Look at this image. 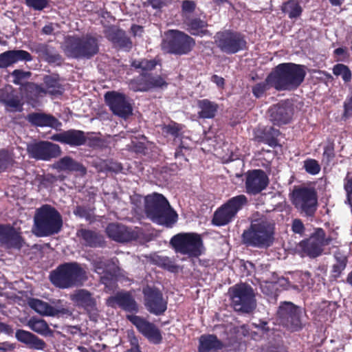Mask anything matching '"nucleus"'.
I'll return each instance as SVG.
<instances>
[{
    "mask_svg": "<svg viewBox=\"0 0 352 352\" xmlns=\"http://www.w3.org/2000/svg\"><path fill=\"white\" fill-rule=\"evenodd\" d=\"M74 214L80 218L90 220L92 218L93 211L85 206H77L74 210Z\"/></svg>",
    "mask_w": 352,
    "mask_h": 352,
    "instance_id": "nucleus-52",
    "label": "nucleus"
},
{
    "mask_svg": "<svg viewBox=\"0 0 352 352\" xmlns=\"http://www.w3.org/2000/svg\"><path fill=\"white\" fill-rule=\"evenodd\" d=\"M182 129V126L179 124L172 122L168 124H165L163 126L162 132L166 135H169L174 138H177L179 136Z\"/></svg>",
    "mask_w": 352,
    "mask_h": 352,
    "instance_id": "nucleus-49",
    "label": "nucleus"
},
{
    "mask_svg": "<svg viewBox=\"0 0 352 352\" xmlns=\"http://www.w3.org/2000/svg\"><path fill=\"white\" fill-rule=\"evenodd\" d=\"M107 304L110 306L116 304L120 308L128 312L138 311L137 302L129 292H118L114 296L109 297Z\"/></svg>",
    "mask_w": 352,
    "mask_h": 352,
    "instance_id": "nucleus-28",
    "label": "nucleus"
},
{
    "mask_svg": "<svg viewBox=\"0 0 352 352\" xmlns=\"http://www.w3.org/2000/svg\"><path fill=\"white\" fill-rule=\"evenodd\" d=\"M309 272H300L295 274L293 278L298 281L297 284H293L285 278H283V280L285 281L287 283V289L292 288L295 290L301 291L305 287V286L309 285L308 280L309 278Z\"/></svg>",
    "mask_w": 352,
    "mask_h": 352,
    "instance_id": "nucleus-45",
    "label": "nucleus"
},
{
    "mask_svg": "<svg viewBox=\"0 0 352 352\" xmlns=\"http://www.w3.org/2000/svg\"><path fill=\"white\" fill-rule=\"evenodd\" d=\"M47 94L51 96H61L64 92V88L60 84L58 80L51 76H45L43 78Z\"/></svg>",
    "mask_w": 352,
    "mask_h": 352,
    "instance_id": "nucleus-42",
    "label": "nucleus"
},
{
    "mask_svg": "<svg viewBox=\"0 0 352 352\" xmlns=\"http://www.w3.org/2000/svg\"><path fill=\"white\" fill-rule=\"evenodd\" d=\"M127 319L149 342L154 344H159L162 342L163 338L161 331L155 324L136 315L127 316Z\"/></svg>",
    "mask_w": 352,
    "mask_h": 352,
    "instance_id": "nucleus-19",
    "label": "nucleus"
},
{
    "mask_svg": "<svg viewBox=\"0 0 352 352\" xmlns=\"http://www.w3.org/2000/svg\"><path fill=\"white\" fill-rule=\"evenodd\" d=\"M13 163L14 159L11 154L5 149L0 150V173L11 167Z\"/></svg>",
    "mask_w": 352,
    "mask_h": 352,
    "instance_id": "nucleus-48",
    "label": "nucleus"
},
{
    "mask_svg": "<svg viewBox=\"0 0 352 352\" xmlns=\"http://www.w3.org/2000/svg\"><path fill=\"white\" fill-rule=\"evenodd\" d=\"M0 333H4L5 334L8 336H12L14 330L10 325L0 322Z\"/></svg>",
    "mask_w": 352,
    "mask_h": 352,
    "instance_id": "nucleus-61",
    "label": "nucleus"
},
{
    "mask_svg": "<svg viewBox=\"0 0 352 352\" xmlns=\"http://www.w3.org/2000/svg\"><path fill=\"white\" fill-rule=\"evenodd\" d=\"M12 76L14 79L13 80L14 83L16 85L21 84V81L23 79L28 78L30 76V72H25L20 69H15L12 72Z\"/></svg>",
    "mask_w": 352,
    "mask_h": 352,
    "instance_id": "nucleus-55",
    "label": "nucleus"
},
{
    "mask_svg": "<svg viewBox=\"0 0 352 352\" xmlns=\"http://www.w3.org/2000/svg\"><path fill=\"white\" fill-rule=\"evenodd\" d=\"M305 171L309 174L315 175L320 171V166L318 162L314 159H307L304 161L303 166Z\"/></svg>",
    "mask_w": 352,
    "mask_h": 352,
    "instance_id": "nucleus-51",
    "label": "nucleus"
},
{
    "mask_svg": "<svg viewBox=\"0 0 352 352\" xmlns=\"http://www.w3.org/2000/svg\"><path fill=\"white\" fill-rule=\"evenodd\" d=\"M73 305L87 314L89 318L96 320L99 316V309L94 294L85 289H78L70 294Z\"/></svg>",
    "mask_w": 352,
    "mask_h": 352,
    "instance_id": "nucleus-12",
    "label": "nucleus"
},
{
    "mask_svg": "<svg viewBox=\"0 0 352 352\" xmlns=\"http://www.w3.org/2000/svg\"><path fill=\"white\" fill-rule=\"evenodd\" d=\"M142 293L144 305L149 313L155 316H162L165 313L168 302L160 289L147 285L143 288Z\"/></svg>",
    "mask_w": 352,
    "mask_h": 352,
    "instance_id": "nucleus-16",
    "label": "nucleus"
},
{
    "mask_svg": "<svg viewBox=\"0 0 352 352\" xmlns=\"http://www.w3.org/2000/svg\"><path fill=\"white\" fill-rule=\"evenodd\" d=\"M23 91L25 98L30 101L35 102L39 97L47 94V90L41 85L34 82H28L23 87Z\"/></svg>",
    "mask_w": 352,
    "mask_h": 352,
    "instance_id": "nucleus-41",
    "label": "nucleus"
},
{
    "mask_svg": "<svg viewBox=\"0 0 352 352\" xmlns=\"http://www.w3.org/2000/svg\"><path fill=\"white\" fill-rule=\"evenodd\" d=\"M241 238L247 247L267 249L274 241V225L267 220L255 221L243 231Z\"/></svg>",
    "mask_w": 352,
    "mask_h": 352,
    "instance_id": "nucleus-3",
    "label": "nucleus"
},
{
    "mask_svg": "<svg viewBox=\"0 0 352 352\" xmlns=\"http://www.w3.org/2000/svg\"><path fill=\"white\" fill-rule=\"evenodd\" d=\"M214 41L217 47L227 54H235L246 47V41L241 34L224 31L217 33Z\"/></svg>",
    "mask_w": 352,
    "mask_h": 352,
    "instance_id": "nucleus-14",
    "label": "nucleus"
},
{
    "mask_svg": "<svg viewBox=\"0 0 352 352\" xmlns=\"http://www.w3.org/2000/svg\"><path fill=\"white\" fill-rule=\"evenodd\" d=\"M26 5L36 10H41L47 7V0H25Z\"/></svg>",
    "mask_w": 352,
    "mask_h": 352,
    "instance_id": "nucleus-53",
    "label": "nucleus"
},
{
    "mask_svg": "<svg viewBox=\"0 0 352 352\" xmlns=\"http://www.w3.org/2000/svg\"><path fill=\"white\" fill-rule=\"evenodd\" d=\"M150 261L153 264L170 272L176 273L179 270V265L175 263L174 259L168 256L154 254L151 255Z\"/></svg>",
    "mask_w": 352,
    "mask_h": 352,
    "instance_id": "nucleus-40",
    "label": "nucleus"
},
{
    "mask_svg": "<svg viewBox=\"0 0 352 352\" xmlns=\"http://www.w3.org/2000/svg\"><path fill=\"white\" fill-rule=\"evenodd\" d=\"M62 227V217L55 208L45 204L36 209L34 217V229L36 236L54 235L58 233Z\"/></svg>",
    "mask_w": 352,
    "mask_h": 352,
    "instance_id": "nucleus-4",
    "label": "nucleus"
},
{
    "mask_svg": "<svg viewBox=\"0 0 352 352\" xmlns=\"http://www.w3.org/2000/svg\"><path fill=\"white\" fill-rule=\"evenodd\" d=\"M277 317L280 323L292 332L299 331L304 327L302 309L292 302L283 301L280 303Z\"/></svg>",
    "mask_w": 352,
    "mask_h": 352,
    "instance_id": "nucleus-11",
    "label": "nucleus"
},
{
    "mask_svg": "<svg viewBox=\"0 0 352 352\" xmlns=\"http://www.w3.org/2000/svg\"><path fill=\"white\" fill-rule=\"evenodd\" d=\"M140 69L139 75L131 79L129 82V87L135 92L148 91L147 69L148 67H135Z\"/></svg>",
    "mask_w": 352,
    "mask_h": 352,
    "instance_id": "nucleus-35",
    "label": "nucleus"
},
{
    "mask_svg": "<svg viewBox=\"0 0 352 352\" xmlns=\"http://www.w3.org/2000/svg\"><path fill=\"white\" fill-rule=\"evenodd\" d=\"M28 326L33 331L42 336H46L52 333L47 323L43 319L32 318L28 321Z\"/></svg>",
    "mask_w": 352,
    "mask_h": 352,
    "instance_id": "nucleus-43",
    "label": "nucleus"
},
{
    "mask_svg": "<svg viewBox=\"0 0 352 352\" xmlns=\"http://www.w3.org/2000/svg\"><path fill=\"white\" fill-rule=\"evenodd\" d=\"M23 240L20 233L10 224H0V245L8 248L20 250Z\"/></svg>",
    "mask_w": 352,
    "mask_h": 352,
    "instance_id": "nucleus-24",
    "label": "nucleus"
},
{
    "mask_svg": "<svg viewBox=\"0 0 352 352\" xmlns=\"http://www.w3.org/2000/svg\"><path fill=\"white\" fill-rule=\"evenodd\" d=\"M336 262L332 266L331 275L335 278H338L342 272L345 269L347 263V258L340 253L335 254Z\"/></svg>",
    "mask_w": 352,
    "mask_h": 352,
    "instance_id": "nucleus-47",
    "label": "nucleus"
},
{
    "mask_svg": "<svg viewBox=\"0 0 352 352\" xmlns=\"http://www.w3.org/2000/svg\"><path fill=\"white\" fill-rule=\"evenodd\" d=\"M280 132L273 126H266L256 135V139L259 142H263L272 148L278 144V137Z\"/></svg>",
    "mask_w": 352,
    "mask_h": 352,
    "instance_id": "nucleus-36",
    "label": "nucleus"
},
{
    "mask_svg": "<svg viewBox=\"0 0 352 352\" xmlns=\"http://www.w3.org/2000/svg\"><path fill=\"white\" fill-rule=\"evenodd\" d=\"M28 305L36 312L43 316H54L60 313L59 310L39 299L31 298Z\"/></svg>",
    "mask_w": 352,
    "mask_h": 352,
    "instance_id": "nucleus-38",
    "label": "nucleus"
},
{
    "mask_svg": "<svg viewBox=\"0 0 352 352\" xmlns=\"http://www.w3.org/2000/svg\"><path fill=\"white\" fill-rule=\"evenodd\" d=\"M194 45L191 37L178 30H170L163 42L164 47L168 48V52L178 54L188 53Z\"/></svg>",
    "mask_w": 352,
    "mask_h": 352,
    "instance_id": "nucleus-15",
    "label": "nucleus"
},
{
    "mask_svg": "<svg viewBox=\"0 0 352 352\" xmlns=\"http://www.w3.org/2000/svg\"><path fill=\"white\" fill-rule=\"evenodd\" d=\"M14 348V344L8 342H0V352L12 351Z\"/></svg>",
    "mask_w": 352,
    "mask_h": 352,
    "instance_id": "nucleus-63",
    "label": "nucleus"
},
{
    "mask_svg": "<svg viewBox=\"0 0 352 352\" xmlns=\"http://www.w3.org/2000/svg\"><path fill=\"white\" fill-rule=\"evenodd\" d=\"M344 189L347 194V201L352 208V177H350V173H348L346 177Z\"/></svg>",
    "mask_w": 352,
    "mask_h": 352,
    "instance_id": "nucleus-54",
    "label": "nucleus"
},
{
    "mask_svg": "<svg viewBox=\"0 0 352 352\" xmlns=\"http://www.w3.org/2000/svg\"><path fill=\"white\" fill-rule=\"evenodd\" d=\"M333 73L338 74L343 70V79L344 81H349L351 78V71L349 67H333Z\"/></svg>",
    "mask_w": 352,
    "mask_h": 352,
    "instance_id": "nucleus-58",
    "label": "nucleus"
},
{
    "mask_svg": "<svg viewBox=\"0 0 352 352\" xmlns=\"http://www.w3.org/2000/svg\"><path fill=\"white\" fill-rule=\"evenodd\" d=\"M26 120L34 126L55 128L60 123L58 120L51 114L45 113L33 112L28 113Z\"/></svg>",
    "mask_w": 352,
    "mask_h": 352,
    "instance_id": "nucleus-31",
    "label": "nucleus"
},
{
    "mask_svg": "<svg viewBox=\"0 0 352 352\" xmlns=\"http://www.w3.org/2000/svg\"><path fill=\"white\" fill-rule=\"evenodd\" d=\"M147 78L148 91L154 89H164L168 85V74L163 73L162 70H155V67H148Z\"/></svg>",
    "mask_w": 352,
    "mask_h": 352,
    "instance_id": "nucleus-33",
    "label": "nucleus"
},
{
    "mask_svg": "<svg viewBox=\"0 0 352 352\" xmlns=\"http://www.w3.org/2000/svg\"><path fill=\"white\" fill-rule=\"evenodd\" d=\"M105 232L110 239L121 243L136 241L140 237L138 231L119 223H109Z\"/></svg>",
    "mask_w": 352,
    "mask_h": 352,
    "instance_id": "nucleus-20",
    "label": "nucleus"
},
{
    "mask_svg": "<svg viewBox=\"0 0 352 352\" xmlns=\"http://www.w3.org/2000/svg\"><path fill=\"white\" fill-rule=\"evenodd\" d=\"M187 25L188 30L192 35L200 36L210 35V32L206 30L207 23L201 19H192Z\"/></svg>",
    "mask_w": 352,
    "mask_h": 352,
    "instance_id": "nucleus-44",
    "label": "nucleus"
},
{
    "mask_svg": "<svg viewBox=\"0 0 352 352\" xmlns=\"http://www.w3.org/2000/svg\"><path fill=\"white\" fill-rule=\"evenodd\" d=\"M85 274V270L78 263H64L50 272V280L55 287L67 289L76 285L82 280Z\"/></svg>",
    "mask_w": 352,
    "mask_h": 352,
    "instance_id": "nucleus-5",
    "label": "nucleus"
},
{
    "mask_svg": "<svg viewBox=\"0 0 352 352\" xmlns=\"http://www.w3.org/2000/svg\"><path fill=\"white\" fill-rule=\"evenodd\" d=\"M248 203L245 195H239L228 199L214 212L212 224L216 226H224L234 220L238 212Z\"/></svg>",
    "mask_w": 352,
    "mask_h": 352,
    "instance_id": "nucleus-7",
    "label": "nucleus"
},
{
    "mask_svg": "<svg viewBox=\"0 0 352 352\" xmlns=\"http://www.w3.org/2000/svg\"><path fill=\"white\" fill-rule=\"evenodd\" d=\"M104 100L112 113L124 119L133 114V107L125 94L117 91H107L104 94Z\"/></svg>",
    "mask_w": 352,
    "mask_h": 352,
    "instance_id": "nucleus-18",
    "label": "nucleus"
},
{
    "mask_svg": "<svg viewBox=\"0 0 352 352\" xmlns=\"http://www.w3.org/2000/svg\"><path fill=\"white\" fill-rule=\"evenodd\" d=\"M90 133H88L87 135H89ZM85 139H87V143L89 146L90 147H98L100 146L102 144V140L97 136H93V135H85Z\"/></svg>",
    "mask_w": 352,
    "mask_h": 352,
    "instance_id": "nucleus-56",
    "label": "nucleus"
},
{
    "mask_svg": "<svg viewBox=\"0 0 352 352\" xmlns=\"http://www.w3.org/2000/svg\"><path fill=\"white\" fill-rule=\"evenodd\" d=\"M15 338L19 342L25 344L31 349L43 350L47 346L43 340L32 333L23 329H17L15 333Z\"/></svg>",
    "mask_w": 352,
    "mask_h": 352,
    "instance_id": "nucleus-32",
    "label": "nucleus"
},
{
    "mask_svg": "<svg viewBox=\"0 0 352 352\" xmlns=\"http://www.w3.org/2000/svg\"><path fill=\"white\" fill-rule=\"evenodd\" d=\"M229 292L235 311L249 314L255 308L254 293L250 285L237 284L230 288Z\"/></svg>",
    "mask_w": 352,
    "mask_h": 352,
    "instance_id": "nucleus-10",
    "label": "nucleus"
},
{
    "mask_svg": "<svg viewBox=\"0 0 352 352\" xmlns=\"http://www.w3.org/2000/svg\"><path fill=\"white\" fill-rule=\"evenodd\" d=\"M334 52L338 61H343L348 56L346 48L344 47L337 48Z\"/></svg>",
    "mask_w": 352,
    "mask_h": 352,
    "instance_id": "nucleus-60",
    "label": "nucleus"
},
{
    "mask_svg": "<svg viewBox=\"0 0 352 352\" xmlns=\"http://www.w3.org/2000/svg\"><path fill=\"white\" fill-rule=\"evenodd\" d=\"M107 38L116 47L129 51L132 47V42L125 32L115 26L107 28L104 31Z\"/></svg>",
    "mask_w": 352,
    "mask_h": 352,
    "instance_id": "nucleus-26",
    "label": "nucleus"
},
{
    "mask_svg": "<svg viewBox=\"0 0 352 352\" xmlns=\"http://www.w3.org/2000/svg\"><path fill=\"white\" fill-rule=\"evenodd\" d=\"M0 103L10 112L23 111V102L15 89L11 85H6L0 89Z\"/></svg>",
    "mask_w": 352,
    "mask_h": 352,
    "instance_id": "nucleus-22",
    "label": "nucleus"
},
{
    "mask_svg": "<svg viewBox=\"0 0 352 352\" xmlns=\"http://www.w3.org/2000/svg\"><path fill=\"white\" fill-rule=\"evenodd\" d=\"M197 107L199 109L198 116L202 119L214 118L219 109L218 104L208 99L199 100Z\"/></svg>",
    "mask_w": 352,
    "mask_h": 352,
    "instance_id": "nucleus-37",
    "label": "nucleus"
},
{
    "mask_svg": "<svg viewBox=\"0 0 352 352\" xmlns=\"http://www.w3.org/2000/svg\"><path fill=\"white\" fill-rule=\"evenodd\" d=\"M305 67H274L265 81L252 87V94L259 98L271 88L278 91L296 90L303 82L307 74Z\"/></svg>",
    "mask_w": 352,
    "mask_h": 352,
    "instance_id": "nucleus-1",
    "label": "nucleus"
},
{
    "mask_svg": "<svg viewBox=\"0 0 352 352\" xmlns=\"http://www.w3.org/2000/svg\"><path fill=\"white\" fill-rule=\"evenodd\" d=\"M27 152L30 158L36 160L50 161L61 153L60 147L51 142L38 141L27 146Z\"/></svg>",
    "mask_w": 352,
    "mask_h": 352,
    "instance_id": "nucleus-17",
    "label": "nucleus"
},
{
    "mask_svg": "<svg viewBox=\"0 0 352 352\" xmlns=\"http://www.w3.org/2000/svg\"><path fill=\"white\" fill-rule=\"evenodd\" d=\"M224 344L214 334H203L199 338V352H218Z\"/></svg>",
    "mask_w": 352,
    "mask_h": 352,
    "instance_id": "nucleus-34",
    "label": "nucleus"
},
{
    "mask_svg": "<svg viewBox=\"0 0 352 352\" xmlns=\"http://www.w3.org/2000/svg\"><path fill=\"white\" fill-rule=\"evenodd\" d=\"M144 213L153 222L172 228L177 221V213L162 194L153 192L147 195L144 198Z\"/></svg>",
    "mask_w": 352,
    "mask_h": 352,
    "instance_id": "nucleus-2",
    "label": "nucleus"
},
{
    "mask_svg": "<svg viewBox=\"0 0 352 352\" xmlns=\"http://www.w3.org/2000/svg\"><path fill=\"white\" fill-rule=\"evenodd\" d=\"M292 202L301 214L313 218L318 209V195L314 188L299 187L293 190Z\"/></svg>",
    "mask_w": 352,
    "mask_h": 352,
    "instance_id": "nucleus-8",
    "label": "nucleus"
},
{
    "mask_svg": "<svg viewBox=\"0 0 352 352\" xmlns=\"http://www.w3.org/2000/svg\"><path fill=\"white\" fill-rule=\"evenodd\" d=\"M292 229L294 233L302 234L305 231V226L300 219H295L292 222Z\"/></svg>",
    "mask_w": 352,
    "mask_h": 352,
    "instance_id": "nucleus-57",
    "label": "nucleus"
},
{
    "mask_svg": "<svg viewBox=\"0 0 352 352\" xmlns=\"http://www.w3.org/2000/svg\"><path fill=\"white\" fill-rule=\"evenodd\" d=\"M269 112L271 121L278 126L289 123L292 116V111L285 102L273 105Z\"/></svg>",
    "mask_w": 352,
    "mask_h": 352,
    "instance_id": "nucleus-27",
    "label": "nucleus"
},
{
    "mask_svg": "<svg viewBox=\"0 0 352 352\" xmlns=\"http://www.w3.org/2000/svg\"><path fill=\"white\" fill-rule=\"evenodd\" d=\"M65 51L74 58H89L99 51L98 41L92 36H69L66 40Z\"/></svg>",
    "mask_w": 352,
    "mask_h": 352,
    "instance_id": "nucleus-9",
    "label": "nucleus"
},
{
    "mask_svg": "<svg viewBox=\"0 0 352 352\" xmlns=\"http://www.w3.org/2000/svg\"><path fill=\"white\" fill-rule=\"evenodd\" d=\"M195 4L191 1H184L182 3V9L184 11L191 12L195 10Z\"/></svg>",
    "mask_w": 352,
    "mask_h": 352,
    "instance_id": "nucleus-64",
    "label": "nucleus"
},
{
    "mask_svg": "<svg viewBox=\"0 0 352 352\" xmlns=\"http://www.w3.org/2000/svg\"><path fill=\"white\" fill-rule=\"evenodd\" d=\"M54 166L59 171L76 173L81 177H84L87 174V168L70 156L61 157Z\"/></svg>",
    "mask_w": 352,
    "mask_h": 352,
    "instance_id": "nucleus-30",
    "label": "nucleus"
},
{
    "mask_svg": "<svg viewBox=\"0 0 352 352\" xmlns=\"http://www.w3.org/2000/svg\"><path fill=\"white\" fill-rule=\"evenodd\" d=\"M76 236L85 247L98 248H104L107 245L104 236L96 230L80 228L77 230Z\"/></svg>",
    "mask_w": 352,
    "mask_h": 352,
    "instance_id": "nucleus-25",
    "label": "nucleus"
},
{
    "mask_svg": "<svg viewBox=\"0 0 352 352\" xmlns=\"http://www.w3.org/2000/svg\"><path fill=\"white\" fill-rule=\"evenodd\" d=\"M34 50L47 63L60 65V56L48 45L39 43L34 46Z\"/></svg>",
    "mask_w": 352,
    "mask_h": 352,
    "instance_id": "nucleus-39",
    "label": "nucleus"
},
{
    "mask_svg": "<svg viewBox=\"0 0 352 352\" xmlns=\"http://www.w3.org/2000/svg\"><path fill=\"white\" fill-rule=\"evenodd\" d=\"M269 182V177L263 170H248L245 175V191L249 195H258L267 188Z\"/></svg>",
    "mask_w": 352,
    "mask_h": 352,
    "instance_id": "nucleus-21",
    "label": "nucleus"
},
{
    "mask_svg": "<svg viewBox=\"0 0 352 352\" xmlns=\"http://www.w3.org/2000/svg\"><path fill=\"white\" fill-rule=\"evenodd\" d=\"M170 244L175 252L189 257H198L203 253L204 244L201 235L195 232H182L174 235Z\"/></svg>",
    "mask_w": 352,
    "mask_h": 352,
    "instance_id": "nucleus-6",
    "label": "nucleus"
},
{
    "mask_svg": "<svg viewBox=\"0 0 352 352\" xmlns=\"http://www.w3.org/2000/svg\"><path fill=\"white\" fill-rule=\"evenodd\" d=\"M282 11L290 19H294L300 16L302 9L296 1L289 0L283 5Z\"/></svg>",
    "mask_w": 352,
    "mask_h": 352,
    "instance_id": "nucleus-46",
    "label": "nucleus"
},
{
    "mask_svg": "<svg viewBox=\"0 0 352 352\" xmlns=\"http://www.w3.org/2000/svg\"><path fill=\"white\" fill-rule=\"evenodd\" d=\"M50 139L53 141L67 144L72 147L85 145V132L77 129H69L54 134Z\"/></svg>",
    "mask_w": 352,
    "mask_h": 352,
    "instance_id": "nucleus-23",
    "label": "nucleus"
},
{
    "mask_svg": "<svg viewBox=\"0 0 352 352\" xmlns=\"http://www.w3.org/2000/svg\"><path fill=\"white\" fill-rule=\"evenodd\" d=\"M210 80L215 83L217 86L219 88H223L225 85V80L223 77L219 76L216 74H214L211 76Z\"/></svg>",
    "mask_w": 352,
    "mask_h": 352,
    "instance_id": "nucleus-62",
    "label": "nucleus"
},
{
    "mask_svg": "<svg viewBox=\"0 0 352 352\" xmlns=\"http://www.w3.org/2000/svg\"><path fill=\"white\" fill-rule=\"evenodd\" d=\"M352 111V96H348L346 99V102L344 103V116L345 118H349Z\"/></svg>",
    "mask_w": 352,
    "mask_h": 352,
    "instance_id": "nucleus-59",
    "label": "nucleus"
},
{
    "mask_svg": "<svg viewBox=\"0 0 352 352\" xmlns=\"http://www.w3.org/2000/svg\"><path fill=\"white\" fill-rule=\"evenodd\" d=\"M32 55L23 50H8L0 54V66H10L19 62H30Z\"/></svg>",
    "mask_w": 352,
    "mask_h": 352,
    "instance_id": "nucleus-29",
    "label": "nucleus"
},
{
    "mask_svg": "<svg viewBox=\"0 0 352 352\" xmlns=\"http://www.w3.org/2000/svg\"><path fill=\"white\" fill-rule=\"evenodd\" d=\"M335 144L333 140H328L327 144L324 147L322 154L323 161L327 164L330 163L335 157Z\"/></svg>",
    "mask_w": 352,
    "mask_h": 352,
    "instance_id": "nucleus-50",
    "label": "nucleus"
},
{
    "mask_svg": "<svg viewBox=\"0 0 352 352\" xmlns=\"http://www.w3.org/2000/svg\"><path fill=\"white\" fill-rule=\"evenodd\" d=\"M332 241L331 236H326L322 228H317L311 236L300 242L302 252L310 258H316L321 255L323 247L329 245Z\"/></svg>",
    "mask_w": 352,
    "mask_h": 352,
    "instance_id": "nucleus-13",
    "label": "nucleus"
}]
</instances>
